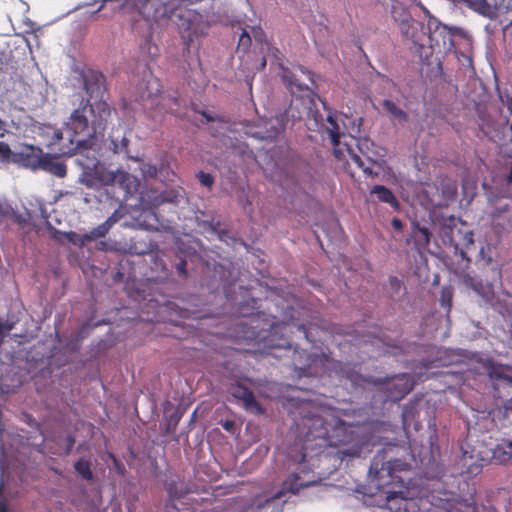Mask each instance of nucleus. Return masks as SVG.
<instances>
[{"label": "nucleus", "instance_id": "obj_1", "mask_svg": "<svg viewBox=\"0 0 512 512\" xmlns=\"http://www.w3.org/2000/svg\"><path fill=\"white\" fill-rule=\"evenodd\" d=\"M111 109L104 100H81L79 106L71 113L67 122V140L70 146L60 148L62 154L79 152L78 162L90 173L96 170L99 160L95 156V151L90 149V145L98 133L105 130Z\"/></svg>", "mask_w": 512, "mask_h": 512}, {"label": "nucleus", "instance_id": "obj_2", "mask_svg": "<svg viewBox=\"0 0 512 512\" xmlns=\"http://www.w3.org/2000/svg\"><path fill=\"white\" fill-rule=\"evenodd\" d=\"M282 80L290 91L292 99L289 107L282 114L270 118L265 122V131H256L253 135L262 140H273L284 131L287 123L301 120L305 115L312 113L313 91L308 83L301 82L300 78L289 70L282 69Z\"/></svg>", "mask_w": 512, "mask_h": 512}, {"label": "nucleus", "instance_id": "obj_3", "mask_svg": "<svg viewBox=\"0 0 512 512\" xmlns=\"http://www.w3.org/2000/svg\"><path fill=\"white\" fill-rule=\"evenodd\" d=\"M254 321V318H250L249 322L241 320L234 328L233 337L236 342L252 346V348L247 349V351H263L269 353L270 350L276 348H291L292 344L290 339L284 335L290 326L289 323H273L270 331L263 335L262 331L257 330V327L252 325Z\"/></svg>", "mask_w": 512, "mask_h": 512}, {"label": "nucleus", "instance_id": "obj_4", "mask_svg": "<svg viewBox=\"0 0 512 512\" xmlns=\"http://www.w3.org/2000/svg\"><path fill=\"white\" fill-rule=\"evenodd\" d=\"M369 440L362 426L344 421H339L328 434L329 445L338 448L337 454L341 460L360 457Z\"/></svg>", "mask_w": 512, "mask_h": 512}, {"label": "nucleus", "instance_id": "obj_5", "mask_svg": "<svg viewBox=\"0 0 512 512\" xmlns=\"http://www.w3.org/2000/svg\"><path fill=\"white\" fill-rule=\"evenodd\" d=\"M392 17L398 24L402 37L410 41L417 49H423L427 38V25L412 18L410 13L403 7L394 6Z\"/></svg>", "mask_w": 512, "mask_h": 512}, {"label": "nucleus", "instance_id": "obj_6", "mask_svg": "<svg viewBox=\"0 0 512 512\" xmlns=\"http://www.w3.org/2000/svg\"><path fill=\"white\" fill-rule=\"evenodd\" d=\"M424 12L428 17L427 21V38L426 42L429 47L433 49L438 48H452L454 46L453 37L461 34V29L457 27H448L442 24L437 18L432 16L426 8Z\"/></svg>", "mask_w": 512, "mask_h": 512}, {"label": "nucleus", "instance_id": "obj_7", "mask_svg": "<svg viewBox=\"0 0 512 512\" xmlns=\"http://www.w3.org/2000/svg\"><path fill=\"white\" fill-rule=\"evenodd\" d=\"M386 393L387 399L393 402L402 400L414 387L412 376L407 373L392 376L391 378H376L372 381Z\"/></svg>", "mask_w": 512, "mask_h": 512}, {"label": "nucleus", "instance_id": "obj_8", "mask_svg": "<svg viewBox=\"0 0 512 512\" xmlns=\"http://www.w3.org/2000/svg\"><path fill=\"white\" fill-rule=\"evenodd\" d=\"M396 448L397 446L391 445L377 452L371 462L370 471H374L381 478L384 472L387 476H392L394 472L408 470L409 463L391 457Z\"/></svg>", "mask_w": 512, "mask_h": 512}, {"label": "nucleus", "instance_id": "obj_9", "mask_svg": "<svg viewBox=\"0 0 512 512\" xmlns=\"http://www.w3.org/2000/svg\"><path fill=\"white\" fill-rule=\"evenodd\" d=\"M178 16L177 26L185 41L187 47L191 45L195 38H198L202 31L200 29V16L191 10H181Z\"/></svg>", "mask_w": 512, "mask_h": 512}, {"label": "nucleus", "instance_id": "obj_10", "mask_svg": "<svg viewBox=\"0 0 512 512\" xmlns=\"http://www.w3.org/2000/svg\"><path fill=\"white\" fill-rule=\"evenodd\" d=\"M100 3L99 7L96 9L95 13L109 10L111 14L120 13L123 15H130L133 18L135 16H139L143 20L148 23H165V20H156L154 18H148L142 13V9L137 7V9H125L123 6V1L120 0H93L91 4Z\"/></svg>", "mask_w": 512, "mask_h": 512}, {"label": "nucleus", "instance_id": "obj_11", "mask_svg": "<svg viewBox=\"0 0 512 512\" xmlns=\"http://www.w3.org/2000/svg\"><path fill=\"white\" fill-rule=\"evenodd\" d=\"M323 132H325L334 148V153L338 159L343 156V151L340 147L341 137H345L343 127L338 123V116L336 114H328L326 123L322 125Z\"/></svg>", "mask_w": 512, "mask_h": 512}, {"label": "nucleus", "instance_id": "obj_12", "mask_svg": "<svg viewBox=\"0 0 512 512\" xmlns=\"http://www.w3.org/2000/svg\"><path fill=\"white\" fill-rule=\"evenodd\" d=\"M230 394L234 398L242 401L243 406L247 411L253 412L258 415L264 413V409L255 399L253 392L246 386L241 384L233 385L230 388Z\"/></svg>", "mask_w": 512, "mask_h": 512}, {"label": "nucleus", "instance_id": "obj_13", "mask_svg": "<svg viewBox=\"0 0 512 512\" xmlns=\"http://www.w3.org/2000/svg\"><path fill=\"white\" fill-rule=\"evenodd\" d=\"M309 483L300 482V476L296 473L290 474L287 479L282 483V487L279 491H277L273 496L266 499V503L274 502L276 500L282 501L285 503L286 500H282L287 493L296 494L300 491V489L304 487H308Z\"/></svg>", "mask_w": 512, "mask_h": 512}, {"label": "nucleus", "instance_id": "obj_14", "mask_svg": "<svg viewBox=\"0 0 512 512\" xmlns=\"http://www.w3.org/2000/svg\"><path fill=\"white\" fill-rule=\"evenodd\" d=\"M44 157L45 154H43L42 149L34 146H26L22 152L18 154V161L25 167L38 170L42 166Z\"/></svg>", "mask_w": 512, "mask_h": 512}, {"label": "nucleus", "instance_id": "obj_15", "mask_svg": "<svg viewBox=\"0 0 512 512\" xmlns=\"http://www.w3.org/2000/svg\"><path fill=\"white\" fill-rule=\"evenodd\" d=\"M346 147V151L350 157V160L358 167L361 168L366 176H377L378 173L373 171V166L375 165V161L368 156L366 153L362 151V148L359 147L361 155L356 154L353 149L348 145L344 144Z\"/></svg>", "mask_w": 512, "mask_h": 512}, {"label": "nucleus", "instance_id": "obj_16", "mask_svg": "<svg viewBox=\"0 0 512 512\" xmlns=\"http://www.w3.org/2000/svg\"><path fill=\"white\" fill-rule=\"evenodd\" d=\"M448 231H444L445 236L448 237L449 242L455 246L456 249L460 245H462L465 248H468L470 245H473V233L470 230H466L464 232H461L460 229H456L455 227H451L450 225L447 226Z\"/></svg>", "mask_w": 512, "mask_h": 512}, {"label": "nucleus", "instance_id": "obj_17", "mask_svg": "<svg viewBox=\"0 0 512 512\" xmlns=\"http://www.w3.org/2000/svg\"><path fill=\"white\" fill-rule=\"evenodd\" d=\"M84 89L86 93L93 98L94 94H98L104 85V76L101 72L89 70L83 74Z\"/></svg>", "mask_w": 512, "mask_h": 512}, {"label": "nucleus", "instance_id": "obj_18", "mask_svg": "<svg viewBox=\"0 0 512 512\" xmlns=\"http://www.w3.org/2000/svg\"><path fill=\"white\" fill-rule=\"evenodd\" d=\"M463 2L473 11L488 18H494L498 11V6L487 0H463Z\"/></svg>", "mask_w": 512, "mask_h": 512}, {"label": "nucleus", "instance_id": "obj_19", "mask_svg": "<svg viewBox=\"0 0 512 512\" xmlns=\"http://www.w3.org/2000/svg\"><path fill=\"white\" fill-rule=\"evenodd\" d=\"M40 169L59 178L66 176L67 173L66 165L57 161L55 157L49 154H45L44 161Z\"/></svg>", "mask_w": 512, "mask_h": 512}, {"label": "nucleus", "instance_id": "obj_20", "mask_svg": "<svg viewBox=\"0 0 512 512\" xmlns=\"http://www.w3.org/2000/svg\"><path fill=\"white\" fill-rule=\"evenodd\" d=\"M386 502L388 508L393 512H407V500L404 497V492L399 491H387L386 493Z\"/></svg>", "mask_w": 512, "mask_h": 512}, {"label": "nucleus", "instance_id": "obj_21", "mask_svg": "<svg viewBox=\"0 0 512 512\" xmlns=\"http://www.w3.org/2000/svg\"><path fill=\"white\" fill-rule=\"evenodd\" d=\"M371 194H375L380 202L389 204L395 210L399 209V202L394 193L384 185H375L372 187Z\"/></svg>", "mask_w": 512, "mask_h": 512}, {"label": "nucleus", "instance_id": "obj_22", "mask_svg": "<svg viewBox=\"0 0 512 512\" xmlns=\"http://www.w3.org/2000/svg\"><path fill=\"white\" fill-rule=\"evenodd\" d=\"M460 256L462 261L464 262V269L461 271L455 270V273L463 279V282L473 288L475 291H479V288L482 286L480 282H476L475 279L466 272V269L469 267L470 259L466 257V253L461 249Z\"/></svg>", "mask_w": 512, "mask_h": 512}, {"label": "nucleus", "instance_id": "obj_23", "mask_svg": "<svg viewBox=\"0 0 512 512\" xmlns=\"http://www.w3.org/2000/svg\"><path fill=\"white\" fill-rule=\"evenodd\" d=\"M250 33L257 43H260L267 47V53H271L275 58H278L277 54H280V51L278 50V48L271 46V44L266 41L265 32L261 27H252Z\"/></svg>", "mask_w": 512, "mask_h": 512}, {"label": "nucleus", "instance_id": "obj_24", "mask_svg": "<svg viewBox=\"0 0 512 512\" xmlns=\"http://www.w3.org/2000/svg\"><path fill=\"white\" fill-rule=\"evenodd\" d=\"M412 234L415 237L416 244L425 247L430 243L431 233L429 229L421 227L418 222L413 223Z\"/></svg>", "mask_w": 512, "mask_h": 512}, {"label": "nucleus", "instance_id": "obj_25", "mask_svg": "<svg viewBox=\"0 0 512 512\" xmlns=\"http://www.w3.org/2000/svg\"><path fill=\"white\" fill-rule=\"evenodd\" d=\"M167 490L169 496L167 506H171L172 508L179 510V508L175 504V501L183 498L186 495L187 490L182 489V487L178 489V485L175 482L170 483Z\"/></svg>", "mask_w": 512, "mask_h": 512}, {"label": "nucleus", "instance_id": "obj_26", "mask_svg": "<svg viewBox=\"0 0 512 512\" xmlns=\"http://www.w3.org/2000/svg\"><path fill=\"white\" fill-rule=\"evenodd\" d=\"M115 221L112 220V218H108L104 223L98 225L97 227L93 228L89 234L87 235V238L89 240H96L102 237H105L106 234L111 229L112 225Z\"/></svg>", "mask_w": 512, "mask_h": 512}, {"label": "nucleus", "instance_id": "obj_27", "mask_svg": "<svg viewBox=\"0 0 512 512\" xmlns=\"http://www.w3.org/2000/svg\"><path fill=\"white\" fill-rule=\"evenodd\" d=\"M383 108L394 118L401 121H407L408 115L400 107H398L392 100L386 99L383 101Z\"/></svg>", "mask_w": 512, "mask_h": 512}, {"label": "nucleus", "instance_id": "obj_28", "mask_svg": "<svg viewBox=\"0 0 512 512\" xmlns=\"http://www.w3.org/2000/svg\"><path fill=\"white\" fill-rule=\"evenodd\" d=\"M74 468L83 479L87 481L93 479V472L89 461L80 459L74 464Z\"/></svg>", "mask_w": 512, "mask_h": 512}, {"label": "nucleus", "instance_id": "obj_29", "mask_svg": "<svg viewBox=\"0 0 512 512\" xmlns=\"http://www.w3.org/2000/svg\"><path fill=\"white\" fill-rule=\"evenodd\" d=\"M488 375L491 379L495 380H504L508 384L512 386V376L505 374L500 368L498 367H492Z\"/></svg>", "mask_w": 512, "mask_h": 512}, {"label": "nucleus", "instance_id": "obj_30", "mask_svg": "<svg viewBox=\"0 0 512 512\" xmlns=\"http://www.w3.org/2000/svg\"><path fill=\"white\" fill-rule=\"evenodd\" d=\"M141 171L145 177L154 178L158 174V168L151 163H143L141 166Z\"/></svg>", "mask_w": 512, "mask_h": 512}, {"label": "nucleus", "instance_id": "obj_31", "mask_svg": "<svg viewBox=\"0 0 512 512\" xmlns=\"http://www.w3.org/2000/svg\"><path fill=\"white\" fill-rule=\"evenodd\" d=\"M11 156L12 150L10 146L5 142L0 141V160L2 162H8Z\"/></svg>", "mask_w": 512, "mask_h": 512}, {"label": "nucleus", "instance_id": "obj_32", "mask_svg": "<svg viewBox=\"0 0 512 512\" xmlns=\"http://www.w3.org/2000/svg\"><path fill=\"white\" fill-rule=\"evenodd\" d=\"M441 302L442 306H445L448 310H450L452 305V291L450 288H443L441 293Z\"/></svg>", "mask_w": 512, "mask_h": 512}, {"label": "nucleus", "instance_id": "obj_33", "mask_svg": "<svg viewBox=\"0 0 512 512\" xmlns=\"http://www.w3.org/2000/svg\"><path fill=\"white\" fill-rule=\"evenodd\" d=\"M197 177H198L199 182L203 186L210 188L214 183V178L210 173H205V172L201 171L198 173Z\"/></svg>", "mask_w": 512, "mask_h": 512}, {"label": "nucleus", "instance_id": "obj_34", "mask_svg": "<svg viewBox=\"0 0 512 512\" xmlns=\"http://www.w3.org/2000/svg\"><path fill=\"white\" fill-rule=\"evenodd\" d=\"M112 150L114 153H120L127 149L129 140L126 137H122L120 144H118L116 141L112 140Z\"/></svg>", "mask_w": 512, "mask_h": 512}, {"label": "nucleus", "instance_id": "obj_35", "mask_svg": "<svg viewBox=\"0 0 512 512\" xmlns=\"http://www.w3.org/2000/svg\"><path fill=\"white\" fill-rule=\"evenodd\" d=\"M251 39H252L251 34L249 32H247L246 30H243V32L239 38V45L243 46L245 48H248L251 45Z\"/></svg>", "mask_w": 512, "mask_h": 512}, {"label": "nucleus", "instance_id": "obj_36", "mask_svg": "<svg viewBox=\"0 0 512 512\" xmlns=\"http://www.w3.org/2000/svg\"><path fill=\"white\" fill-rule=\"evenodd\" d=\"M186 266H187V262L186 260L182 259L180 260L177 264H176V271L177 273L182 276V277H186L187 276V269H186Z\"/></svg>", "mask_w": 512, "mask_h": 512}, {"label": "nucleus", "instance_id": "obj_37", "mask_svg": "<svg viewBox=\"0 0 512 512\" xmlns=\"http://www.w3.org/2000/svg\"><path fill=\"white\" fill-rule=\"evenodd\" d=\"M12 212L10 205L0 203V220L9 216Z\"/></svg>", "mask_w": 512, "mask_h": 512}, {"label": "nucleus", "instance_id": "obj_38", "mask_svg": "<svg viewBox=\"0 0 512 512\" xmlns=\"http://www.w3.org/2000/svg\"><path fill=\"white\" fill-rule=\"evenodd\" d=\"M180 420V417L174 413L173 415L170 416V419H169V422H168V428H167V431H170L171 429V425H173V429H175L176 425L178 424Z\"/></svg>", "mask_w": 512, "mask_h": 512}, {"label": "nucleus", "instance_id": "obj_39", "mask_svg": "<svg viewBox=\"0 0 512 512\" xmlns=\"http://www.w3.org/2000/svg\"><path fill=\"white\" fill-rule=\"evenodd\" d=\"M8 132L7 123L0 118V138H4Z\"/></svg>", "mask_w": 512, "mask_h": 512}, {"label": "nucleus", "instance_id": "obj_40", "mask_svg": "<svg viewBox=\"0 0 512 512\" xmlns=\"http://www.w3.org/2000/svg\"><path fill=\"white\" fill-rule=\"evenodd\" d=\"M392 226L396 230H401L403 228V223L400 219L394 218L391 222Z\"/></svg>", "mask_w": 512, "mask_h": 512}, {"label": "nucleus", "instance_id": "obj_41", "mask_svg": "<svg viewBox=\"0 0 512 512\" xmlns=\"http://www.w3.org/2000/svg\"><path fill=\"white\" fill-rule=\"evenodd\" d=\"M66 439H67V444H68L67 453H69L75 443V438L73 435L69 434V435H67Z\"/></svg>", "mask_w": 512, "mask_h": 512}, {"label": "nucleus", "instance_id": "obj_42", "mask_svg": "<svg viewBox=\"0 0 512 512\" xmlns=\"http://www.w3.org/2000/svg\"><path fill=\"white\" fill-rule=\"evenodd\" d=\"M63 139V132L62 131H57L54 133V136H53V143H57V142H60L61 140Z\"/></svg>", "mask_w": 512, "mask_h": 512}, {"label": "nucleus", "instance_id": "obj_43", "mask_svg": "<svg viewBox=\"0 0 512 512\" xmlns=\"http://www.w3.org/2000/svg\"><path fill=\"white\" fill-rule=\"evenodd\" d=\"M300 71L306 76V79L313 84L312 74L309 71H304L302 68H300Z\"/></svg>", "mask_w": 512, "mask_h": 512}, {"label": "nucleus", "instance_id": "obj_44", "mask_svg": "<svg viewBox=\"0 0 512 512\" xmlns=\"http://www.w3.org/2000/svg\"><path fill=\"white\" fill-rule=\"evenodd\" d=\"M297 328H298V330L302 331L304 336H305V338L307 340H309V336H308V333H307V330H306L305 326L304 325H298Z\"/></svg>", "mask_w": 512, "mask_h": 512}, {"label": "nucleus", "instance_id": "obj_45", "mask_svg": "<svg viewBox=\"0 0 512 512\" xmlns=\"http://www.w3.org/2000/svg\"><path fill=\"white\" fill-rule=\"evenodd\" d=\"M0 512H9L8 506L5 502L0 501Z\"/></svg>", "mask_w": 512, "mask_h": 512}, {"label": "nucleus", "instance_id": "obj_46", "mask_svg": "<svg viewBox=\"0 0 512 512\" xmlns=\"http://www.w3.org/2000/svg\"><path fill=\"white\" fill-rule=\"evenodd\" d=\"M202 115L203 117L208 121V122H211V121H214V117H212L210 114H208L207 112H202Z\"/></svg>", "mask_w": 512, "mask_h": 512}, {"label": "nucleus", "instance_id": "obj_47", "mask_svg": "<svg viewBox=\"0 0 512 512\" xmlns=\"http://www.w3.org/2000/svg\"><path fill=\"white\" fill-rule=\"evenodd\" d=\"M239 311H240V314H242L243 316H250L251 315V313L244 312V309H243L242 306L239 308Z\"/></svg>", "mask_w": 512, "mask_h": 512}, {"label": "nucleus", "instance_id": "obj_48", "mask_svg": "<svg viewBox=\"0 0 512 512\" xmlns=\"http://www.w3.org/2000/svg\"><path fill=\"white\" fill-rule=\"evenodd\" d=\"M232 426H233V423H232V422H226V423L224 424V426H223V427H224L226 430H228V429H229L230 427H232Z\"/></svg>", "mask_w": 512, "mask_h": 512}, {"label": "nucleus", "instance_id": "obj_49", "mask_svg": "<svg viewBox=\"0 0 512 512\" xmlns=\"http://www.w3.org/2000/svg\"><path fill=\"white\" fill-rule=\"evenodd\" d=\"M161 198H162V202L172 201L171 199H169V198H167V197H164V196H162Z\"/></svg>", "mask_w": 512, "mask_h": 512}, {"label": "nucleus", "instance_id": "obj_50", "mask_svg": "<svg viewBox=\"0 0 512 512\" xmlns=\"http://www.w3.org/2000/svg\"><path fill=\"white\" fill-rule=\"evenodd\" d=\"M479 254L484 258V248L483 247L480 249Z\"/></svg>", "mask_w": 512, "mask_h": 512}, {"label": "nucleus", "instance_id": "obj_51", "mask_svg": "<svg viewBox=\"0 0 512 512\" xmlns=\"http://www.w3.org/2000/svg\"><path fill=\"white\" fill-rule=\"evenodd\" d=\"M491 261H492L491 257H488V258L485 260L486 264L491 263Z\"/></svg>", "mask_w": 512, "mask_h": 512}, {"label": "nucleus", "instance_id": "obj_52", "mask_svg": "<svg viewBox=\"0 0 512 512\" xmlns=\"http://www.w3.org/2000/svg\"><path fill=\"white\" fill-rule=\"evenodd\" d=\"M449 222L454 224V222H455V218H454V217H451V218L449 219Z\"/></svg>", "mask_w": 512, "mask_h": 512}, {"label": "nucleus", "instance_id": "obj_53", "mask_svg": "<svg viewBox=\"0 0 512 512\" xmlns=\"http://www.w3.org/2000/svg\"><path fill=\"white\" fill-rule=\"evenodd\" d=\"M403 425H404V426L406 425V421H405V413L403 414Z\"/></svg>", "mask_w": 512, "mask_h": 512}, {"label": "nucleus", "instance_id": "obj_54", "mask_svg": "<svg viewBox=\"0 0 512 512\" xmlns=\"http://www.w3.org/2000/svg\"><path fill=\"white\" fill-rule=\"evenodd\" d=\"M508 447L512 448V440L508 442Z\"/></svg>", "mask_w": 512, "mask_h": 512}, {"label": "nucleus", "instance_id": "obj_55", "mask_svg": "<svg viewBox=\"0 0 512 512\" xmlns=\"http://www.w3.org/2000/svg\"><path fill=\"white\" fill-rule=\"evenodd\" d=\"M2 494V486L0 485V495Z\"/></svg>", "mask_w": 512, "mask_h": 512}, {"label": "nucleus", "instance_id": "obj_56", "mask_svg": "<svg viewBox=\"0 0 512 512\" xmlns=\"http://www.w3.org/2000/svg\"><path fill=\"white\" fill-rule=\"evenodd\" d=\"M510 130H511V132H512V121H511V124H510Z\"/></svg>", "mask_w": 512, "mask_h": 512}, {"label": "nucleus", "instance_id": "obj_57", "mask_svg": "<svg viewBox=\"0 0 512 512\" xmlns=\"http://www.w3.org/2000/svg\"><path fill=\"white\" fill-rule=\"evenodd\" d=\"M509 9L512 11V4L509 6Z\"/></svg>", "mask_w": 512, "mask_h": 512}]
</instances>
